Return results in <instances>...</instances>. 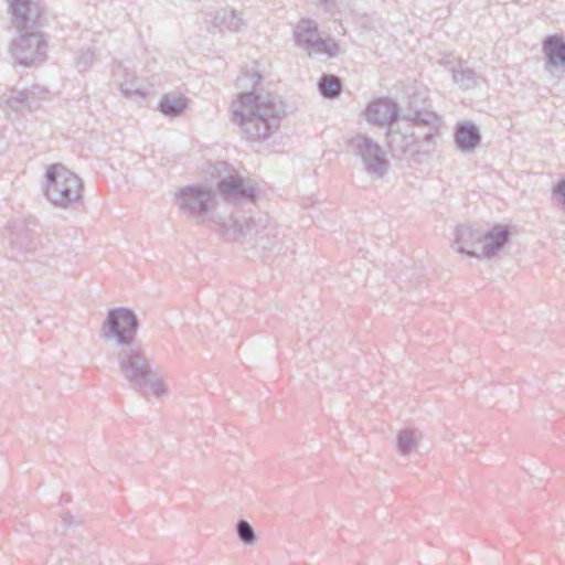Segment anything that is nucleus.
<instances>
[{
    "label": "nucleus",
    "instance_id": "26",
    "mask_svg": "<svg viewBox=\"0 0 565 565\" xmlns=\"http://www.w3.org/2000/svg\"><path fill=\"white\" fill-rule=\"evenodd\" d=\"M262 79V75L257 72H253L250 75L248 73H244L241 77L236 81V87L246 89L250 87L252 89L255 88L257 84H259Z\"/></svg>",
    "mask_w": 565,
    "mask_h": 565
},
{
    "label": "nucleus",
    "instance_id": "14",
    "mask_svg": "<svg viewBox=\"0 0 565 565\" xmlns=\"http://www.w3.org/2000/svg\"><path fill=\"white\" fill-rule=\"evenodd\" d=\"M481 141L478 127L471 122L458 124L455 130V142L462 152L473 151Z\"/></svg>",
    "mask_w": 565,
    "mask_h": 565
},
{
    "label": "nucleus",
    "instance_id": "20",
    "mask_svg": "<svg viewBox=\"0 0 565 565\" xmlns=\"http://www.w3.org/2000/svg\"><path fill=\"white\" fill-rule=\"evenodd\" d=\"M186 106V97L177 93H168L162 96L158 108L164 116L177 117L185 110Z\"/></svg>",
    "mask_w": 565,
    "mask_h": 565
},
{
    "label": "nucleus",
    "instance_id": "31",
    "mask_svg": "<svg viewBox=\"0 0 565 565\" xmlns=\"http://www.w3.org/2000/svg\"><path fill=\"white\" fill-rule=\"evenodd\" d=\"M64 523L66 526H71L72 524H74L73 516L72 515L64 516Z\"/></svg>",
    "mask_w": 565,
    "mask_h": 565
},
{
    "label": "nucleus",
    "instance_id": "23",
    "mask_svg": "<svg viewBox=\"0 0 565 565\" xmlns=\"http://www.w3.org/2000/svg\"><path fill=\"white\" fill-rule=\"evenodd\" d=\"M438 124H440V120L438 121ZM438 127H439V125H437L436 127H433L431 129H430V127H427L428 131L424 134L422 139H419L415 135V138H416L417 142L414 146V149H418V151L396 150L394 148V146H393V147H391V156H395L396 153H401V154H407V156L414 157V156H418L420 153H428L429 152V148H430V146L434 142V137H435L436 131L438 130Z\"/></svg>",
    "mask_w": 565,
    "mask_h": 565
},
{
    "label": "nucleus",
    "instance_id": "15",
    "mask_svg": "<svg viewBox=\"0 0 565 565\" xmlns=\"http://www.w3.org/2000/svg\"><path fill=\"white\" fill-rule=\"evenodd\" d=\"M46 94L47 90L45 88L33 86L30 89H24L14 96H10L7 99V105L15 111L22 110L23 108L31 110L36 106V100L44 99Z\"/></svg>",
    "mask_w": 565,
    "mask_h": 565
},
{
    "label": "nucleus",
    "instance_id": "19",
    "mask_svg": "<svg viewBox=\"0 0 565 565\" xmlns=\"http://www.w3.org/2000/svg\"><path fill=\"white\" fill-rule=\"evenodd\" d=\"M367 122L377 127H388V98L381 97L372 100L365 111Z\"/></svg>",
    "mask_w": 565,
    "mask_h": 565
},
{
    "label": "nucleus",
    "instance_id": "5",
    "mask_svg": "<svg viewBox=\"0 0 565 565\" xmlns=\"http://www.w3.org/2000/svg\"><path fill=\"white\" fill-rule=\"evenodd\" d=\"M119 372L135 391L147 387L151 365L139 343L119 348L116 353Z\"/></svg>",
    "mask_w": 565,
    "mask_h": 565
},
{
    "label": "nucleus",
    "instance_id": "1",
    "mask_svg": "<svg viewBox=\"0 0 565 565\" xmlns=\"http://www.w3.org/2000/svg\"><path fill=\"white\" fill-rule=\"evenodd\" d=\"M428 88L417 81L402 82L391 98V147L402 151H418L415 127H436L439 117L428 109Z\"/></svg>",
    "mask_w": 565,
    "mask_h": 565
},
{
    "label": "nucleus",
    "instance_id": "17",
    "mask_svg": "<svg viewBox=\"0 0 565 565\" xmlns=\"http://www.w3.org/2000/svg\"><path fill=\"white\" fill-rule=\"evenodd\" d=\"M320 35L318 23L312 19H300L296 24L292 36L298 47H306Z\"/></svg>",
    "mask_w": 565,
    "mask_h": 565
},
{
    "label": "nucleus",
    "instance_id": "28",
    "mask_svg": "<svg viewBox=\"0 0 565 565\" xmlns=\"http://www.w3.org/2000/svg\"><path fill=\"white\" fill-rule=\"evenodd\" d=\"M147 386H150L152 393L158 397L162 396L167 392L164 384L159 379H157L152 372L150 373L149 380L147 381Z\"/></svg>",
    "mask_w": 565,
    "mask_h": 565
},
{
    "label": "nucleus",
    "instance_id": "2",
    "mask_svg": "<svg viewBox=\"0 0 565 565\" xmlns=\"http://www.w3.org/2000/svg\"><path fill=\"white\" fill-rule=\"evenodd\" d=\"M285 113L284 103L270 94L260 96L253 90L239 93L237 99L232 103V119L250 140L270 137Z\"/></svg>",
    "mask_w": 565,
    "mask_h": 565
},
{
    "label": "nucleus",
    "instance_id": "10",
    "mask_svg": "<svg viewBox=\"0 0 565 565\" xmlns=\"http://www.w3.org/2000/svg\"><path fill=\"white\" fill-rule=\"evenodd\" d=\"M217 191L228 202L253 201L256 198L253 180L237 172L221 178L217 182Z\"/></svg>",
    "mask_w": 565,
    "mask_h": 565
},
{
    "label": "nucleus",
    "instance_id": "18",
    "mask_svg": "<svg viewBox=\"0 0 565 565\" xmlns=\"http://www.w3.org/2000/svg\"><path fill=\"white\" fill-rule=\"evenodd\" d=\"M441 63L450 71L452 82L461 89L467 90L477 85L476 73L468 67H463L460 61H446Z\"/></svg>",
    "mask_w": 565,
    "mask_h": 565
},
{
    "label": "nucleus",
    "instance_id": "21",
    "mask_svg": "<svg viewBox=\"0 0 565 565\" xmlns=\"http://www.w3.org/2000/svg\"><path fill=\"white\" fill-rule=\"evenodd\" d=\"M212 24L221 32L224 29L235 32L243 25V19L237 15L235 10L221 9L214 13Z\"/></svg>",
    "mask_w": 565,
    "mask_h": 565
},
{
    "label": "nucleus",
    "instance_id": "12",
    "mask_svg": "<svg viewBox=\"0 0 565 565\" xmlns=\"http://www.w3.org/2000/svg\"><path fill=\"white\" fill-rule=\"evenodd\" d=\"M10 9L18 31L38 29L41 9L32 0H10Z\"/></svg>",
    "mask_w": 565,
    "mask_h": 565
},
{
    "label": "nucleus",
    "instance_id": "6",
    "mask_svg": "<svg viewBox=\"0 0 565 565\" xmlns=\"http://www.w3.org/2000/svg\"><path fill=\"white\" fill-rule=\"evenodd\" d=\"M139 329L137 315L129 308L118 307L108 310L103 322V338L114 341L119 348L137 343L136 337Z\"/></svg>",
    "mask_w": 565,
    "mask_h": 565
},
{
    "label": "nucleus",
    "instance_id": "9",
    "mask_svg": "<svg viewBox=\"0 0 565 565\" xmlns=\"http://www.w3.org/2000/svg\"><path fill=\"white\" fill-rule=\"evenodd\" d=\"M351 147L354 153L361 158L367 173L379 178L386 173L385 151L372 138L360 134L351 139Z\"/></svg>",
    "mask_w": 565,
    "mask_h": 565
},
{
    "label": "nucleus",
    "instance_id": "32",
    "mask_svg": "<svg viewBox=\"0 0 565 565\" xmlns=\"http://www.w3.org/2000/svg\"><path fill=\"white\" fill-rule=\"evenodd\" d=\"M268 235H269V232L265 233L264 235H260L258 239L262 241L264 238V236H268Z\"/></svg>",
    "mask_w": 565,
    "mask_h": 565
},
{
    "label": "nucleus",
    "instance_id": "25",
    "mask_svg": "<svg viewBox=\"0 0 565 565\" xmlns=\"http://www.w3.org/2000/svg\"><path fill=\"white\" fill-rule=\"evenodd\" d=\"M235 530H236L237 537L242 543H244L246 545H253L256 543V541H257L256 533H255L253 526L246 520L237 521Z\"/></svg>",
    "mask_w": 565,
    "mask_h": 565
},
{
    "label": "nucleus",
    "instance_id": "29",
    "mask_svg": "<svg viewBox=\"0 0 565 565\" xmlns=\"http://www.w3.org/2000/svg\"><path fill=\"white\" fill-rule=\"evenodd\" d=\"M320 4L323 7L326 12L334 13L335 11H341L342 8L348 4L344 3V0H320Z\"/></svg>",
    "mask_w": 565,
    "mask_h": 565
},
{
    "label": "nucleus",
    "instance_id": "30",
    "mask_svg": "<svg viewBox=\"0 0 565 565\" xmlns=\"http://www.w3.org/2000/svg\"><path fill=\"white\" fill-rule=\"evenodd\" d=\"M554 193L557 198V201L565 209V179L557 183V185L554 188Z\"/></svg>",
    "mask_w": 565,
    "mask_h": 565
},
{
    "label": "nucleus",
    "instance_id": "4",
    "mask_svg": "<svg viewBox=\"0 0 565 565\" xmlns=\"http://www.w3.org/2000/svg\"><path fill=\"white\" fill-rule=\"evenodd\" d=\"M45 195L54 205L67 209L82 198V180L63 164H51L46 169Z\"/></svg>",
    "mask_w": 565,
    "mask_h": 565
},
{
    "label": "nucleus",
    "instance_id": "13",
    "mask_svg": "<svg viewBox=\"0 0 565 565\" xmlns=\"http://www.w3.org/2000/svg\"><path fill=\"white\" fill-rule=\"evenodd\" d=\"M113 77L125 97L137 103H140L146 98L148 90L142 84V81L134 73H128L120 64L114 68Z\"/></svg>",
    "mask_w": 565,
    "mask_h": 565
},
{
    "label": "nucleus",
    "instance_id": "16",
    "mask_svg": "<svg viewBox=\"0 0 565 565\" xmlns=\"http://www.w3.org/2000/svg\"><path fill=\"white\" fill-rule=\"evenodd\" d=\"M420 433L416 428H402L396 433V451L404 459H408L417 451Z\"/></svg>",
    "mask_w": 565,
    "mask_h": 565
},
{
    "label": "nucleus",
    "instance_id": "11",
    "mask_svg": "<svg viewBox=\"0 0 565 565\" xmlns=\"http://www.w3.org/2000/svg\"><path fill=\"white\" fill-rule=\"evenodd\" d=\"M546 58L545 68L554 77H561L565 70V40L558 34L547 35L543 41Z\"/></svg>",
    "mask_w": 565,
    "mask_h": 565
},
{
    "label": "nucleus",
    "instance_id": "7",
    "mask_svg": "<svg viewBox=\"0 0 565 565\" xmlns=\"http://www.w3.org/2000/svg\"><path fill=\"white\" fill-rule=\"evenodd\" d=\"M175 204L181 214L200 220L217 205L216 194L205 185H186L175 193Z\"/></svg>",
    "mask_w": 565,
    "mask_h": 565
},
{
    "label": "nucleus",
    "instance_id": "24",
    "mask_svg": "<svg viewBox=\"0 0 565 565\" xmlns=\"http://www.w3.org/2000/svg\"><path fill=\"white\" fill-rule=\"evenodd\" d=\"M318 88L323 97L334 98L341 92V81L335 75L323 74L318 82Z\"/></svg>",
    "mask_w": 565,
    "mask_h": 565
},
{
    "label": "nucleus",
    "instance_id": "3",
    "mask_svg": "<svg viewBox=\"0 0 565 565\" xmlns=\"http://www.w3.org/2000/svg\"><path fill=\"white\" fill-rule=\"evenodd\" d=\"M509 239L508 226L495 225L482 232L468 225H459L455 232L454 247L458 253L470 257L491 258L505 246Z\"/></svg>",
    "mask_w": 565,
    "mask_h": 565
},
{
    "label": "nucleus",
    "instance_id": "22",
    "mask_svg": "<svg viewBox=\"0 0 565 565\" xmlns=\"http://www.w3.org/2000/svg\"><path fill=\"white\" fill-rule=\"evenodd\" d=\"M309 56L327 55L334 57L339 54V45L331 36H321V34L311 42L305 50Z\"/></svg>",
    "mask_w": 565,
    "mask_h": 565
},
{
    "label": "nucleus",
    "instance_id": "27",
    "mask_svg": "<svg viewBox=\"0 0 565 565\" xmlns=\"http://www.w3.org/2000/svg\"><path fill=\"white\" fill-rule=\"evenodd\" d=\"M94 62V53L90 50L81 51L76 56L75 64L79 72L86 71Z\"/></svg>",
    "mask_w": 565,
    "mask_h": 565
},
{
    "label": "nucleus",
    "instance_id": "8",
    "mask_svg": "<svg viewBox=\"0 0 565 565\" xmlns=\"http://www.w3.org/2000/svg\"><path fill=\"white\" fill-rule=\"evenodd\" d=\"M19 35L12 41L11 53L24 66L42 63L46 57V41L38 29L18 31Z\"/></svg>",
    "mask_w": 565,
    "mask_h": 565
}]
</instances>
